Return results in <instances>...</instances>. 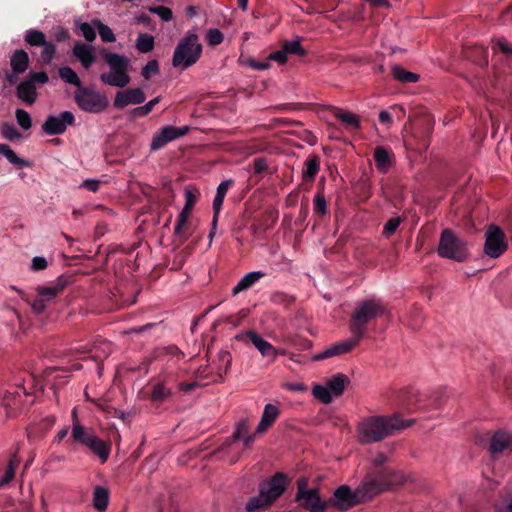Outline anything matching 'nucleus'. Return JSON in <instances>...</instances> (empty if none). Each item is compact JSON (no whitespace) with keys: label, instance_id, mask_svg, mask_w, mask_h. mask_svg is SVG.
<instances>
[{"label":"nucleus","instance_id":"nucleus-1","mask_svg":"<svg viewBox=\"0 0 512 512\" xmlns=\"http://www.w3.org/2000/svg\"><path fill=\"white\" fill-rule=\"evenodd\" d=\"M413 420H403L398 416H370L357 423L356 437L360 444L379 442L396 431L410 427Z\"/></svg>","mask_w":512,"mask_h":512},{"label":"nucleus","instance_id":"nucleus-2","mask_svg":"<svg viewBox=\"0 0 512 512\" xmlns=\"http://www.w3.org/2000/svg\"><path fill=\"white\" fill-rule=\"evenodd\" d=\"M288 478L282 472L275 473L272 477L259 484V495L249 499L246 510L254 512L265 510L282 496L288 487Z\"/></svg>","mask_w":512,"mask_h":512},{"label":"nucleus","instance_id":"nucleus-3","mask_svg":"<svg viewBox=\"0 0 512 512\" xmlns=\"http://www.w3.org/2000/svg\"><path fill=\"white\" fill-rule=\"evenodd\" d=\"M388 313L386 306L380 299L369 298L360 301L355 307L349 321L351 335L362 339L367 330L368 323Z\"/></svg>","mask_w":512,"mask_h":512},{"label":"nucleus","instance_id":"nucleus-4","mask_svg":"<svg viewBox=\"0 0 512 512\" xmlns=\"http://www.w3.org/2000/svg\"><path fill=\"white\" fill-rule=\"evenodd\" d=\"M202 51L203 47L197 31L195 29L188 30L174 49L172 66L184 71L199 61Z\"/></svg>","mask_w":512,"mask_h":512},{"label":"nucleus","instance_id":"nucleus-5","mask_svg":"<svg viewBox=\"0 0 512 512\" xmlns=\"http://www.w3.org/2000/svg\"><path fill=\"white\" fill-rule=\"evenodd\" d=\"M406 481L404 473L389 467L372 469L369 471L362 483L372 499L376 495L394 487L403 484Z\"/></svg>","mask_w":512,"mask_h":512},{"label":"nucleus","instance_id":"nucleus-6","mask_svg":"<svg viewBox=\"0 0 512 512\" xmlns=\"http://www.w3.org/2000/svg\"><path fill=\"white\" fill-rule=\"evenodd\" d=\"M104 60L109 66L110 71L108 73L101 74V81L113 87H126L131 81L129 76V58L125 55L107 52L104 55Z\"/></svg>","mask_w":512,"mask_h":512},{"label":"nucleus","instance_id":"nucleus-7","mask_svg":"<svg viewBox=\"0 0 512 512\" xmlns=\"http://www.w3.org/2000/svg\"><path fill=\"white\" fill-rule=\"evenodd\" d=\"M437 253L442 258L456 262L465 261L469 255L467 242L448 228L441 232Z\"/></svg>","mask_w":512,"mask_h":512},{"label":"nucleus","instance_id":"nucleus-8","mask_svg":"<svg viewBox=\"0 0 512 512\" xmlns=\"http://www.w3.org/2000/svg\"><path fill=\"white\" fill-rule=\"evenodd\" d=\"M368 500H370L369 495L365 486L361 482L355 490H351L347 485L339 486L335 490L333 497L330 499V505L340 511H347L350 508Z\"/></svg>","mask_w":512,"mask_h":512},{"label":"nucleus","instance_id":"nucleus-9","mask_svg":"<svg viewBox=\"0 0 512 512\" xmlns=\"http://www.w3.org/2000/svg\"><path fill=\"white\" fill-rule=\"evenodd\" d=\"M349 382V378L345 374L337 373L327 380L325 385L314 384L311 393L315 399L327 405L330 404L334 398L343 394Z\"/></svg>","mask_w":512,"mask_h":512},{"label":"nucleus","instance_id":"nucleus-10","mask_svg":"<svg viewBox=\"0 0 512 512\" xmlns=\"http://www.w3.org/2000/svg\"><path fill=\"white\" fill-rule=\"evenodd\" d=\"M307 484L306 478L298 480L295 500L299 502L302 508L310 512H323L327 507V503L321 500L317 488L307 489Z\"/></svg>","mask_w":512,"mask_h":512},{"label":"nucleus","instance_id":"nucleus-11","mask_svg":"<svg viewBox=\"0 0 512 512\" xmlns=\"http://www.w3.org/2000/svg\"><path fill=\"white\" fill-rule=\"evenodd\" d=\"M75 101L81 110L89 113H100L108 105L104 95L82 87L75 92Z\"/></svg>","mask_w":512,"mask_h":512},{"label":"nucleus","instance_id":"nucleus-12","mask_svg":"<svg viewBox=\"0 0 512 512\" xmlns=\"http://www.w3.org/2000/svg\"><path fill=\"white\" fill-rule=\"evenodd\" d=\"M508 244L504 232L496 225H489L485 231L484 254L490 258L500 257Z\"/></svg>","mask_w":512,"mask_h":512},{"label":"nucleus","instance_id":"nucleus-13","mask_svg":"<svg viewBox=\"0 0 512 512\" xmlns=\"http://www.w3.org/2000/svg\"><path fill=\"white\" fill-rule=\"evenodd\" d=\"M66 283L60 279L50 286H38L36 288L37 296L30 303L31 309L36 314H42L47 305L52 302L56 296L65 289Z\"/></svg>","mask_w":512,"mask_h":512},{"label":"nucleus","instance_id":"nucleus-14","mask_svg":"<svg viewBox=\"0 0 512 512\" xmlns=\"http://www.w3.org/2000/svg\"><path fill=\"white\" fill-rule=\"evenodd\" d=\"M189 126L165 125L153 134L150 150L158 151L164 148L168 143L182 138L189 132Z\"/></svg>","mask_w":512,"mask_h":512},{"label":"nucleus","instance_id":"nucleus-15","mask_svg":"<svg viewBox=\"0 0 512 512\" xmlns=\"http://www.w3.org/2000/svg\"><path fill=\"white\" fill-rule=\"evenodd\" d=\"M74 121L72 112L63 111L59 115H49L42 125V130L50 136L63 134L68 126L74 124Z\"/></svg>","mask_w":512,"mask_h":512},{"label":"nucleus","instance_id":"nucleus-16","mask_svg":"<svg viewBox=\"0 0 512 512\" xmlns=\"http://www.w3.org/2000/svg\"><path fill=\"white\" fill-rule=\"evenodd\" d=\"M238 341H246L249 340L253 346L258 350L264 358L271 359V355L275 353V347L266 341L260 334L256 331L248 330L242 333H239L235 336Z\"/></svg>","mask_w":512,"mask_h":512},{"label":"nucleus","instance_id":"nucleus-17","mask_svg":"<svg viewBox=\"0 0 512 512\" xmlns=\"http://www.w3.org/2000/svg\"><path fill=\"white\" fill-rule=\"evenodd\" d=\"M360 340L361 339L359 337H354L352 335L349 339L335 343L328 347L327 349L317 353L316 355L313 356V360L320 361L330 357L349 353L354 347L358 345Z\"/></svg>","mask_w":512,"mask_h":512},{"label":"nucleus","instance_id":"nucleus-18","mask_svg":"<svg viewBox=\"0 0 512 512\" xmlns=\"http://www.w3.org/2000/svg\"><path fill=\"white\" fill-rule=\"evenodd\" d=\"M145 99V93L141 88L119 90L115 95L113 106L122 109L128 105L142 104Z\"/></svg>","mask_w":512,"mask_h":512},{"label":"nucleus","instance_id":"nucleus-19","mask_svg":"<svg viewBox=\"0 0 512 512\" xmlns=\"http://www.w3.org/2000/svg\"><path fill=\"white\" fill-rule=\"evenodd\" d=\"M512 449V432L497 431L490 441V453L495 458L504 452Z\"/></svg>","mask_w":512,"mask_h":512},{"label":"nucleus","instance_id":"nucleus-20","mask_svg":"<svg viewBox=\"0 0 512 512\" xmlns=\"http://www.w3.org/2000/svg\"><path fill=\"white\" fill-rule=\"evenodd\" d=\"M195 202H196L195 195L191 191L186 190L185 191V205L178 215L177 222H176V225L174 228V234L176 236L182 235L183 229L187 223V220L190 216L193 206L195 205Z\"/></svg>","mask_w":512,"mask_h":512},{"label":"nucleus","instance_id":"nucleus-21","mask_svg":"<svg viewBox=\"0 0 512 512\" xmlns=\"http://www.w3.org/2000/svg\"><path fill=\"white\" fill-rule=\"evenodd\" d=\"M280 415V410L277 405L274 404H266L264 406L261 419L255 429V433L263 434L265 433L277 420Z\"/></svg>","mask_w":512,"mask_h":512},{"label":"nucleus","instance_id":"nucleus-22","mask_svg":"<svg viewBox=\"0 0 512 512\" xmlns=\"http://www.w3.org/2000/svg\"><path fill=\"white\" fill-rule=\"evenodd\" d=\"M376 168L381 173H387L394 164V153L391 149L377 146L373 153Z\"/></svg>","mask_w":512,"mask_h":512},{"label":"nucleus","instance_id":"nucleus-23","mask_svg":"<svg viewBox=\"0 0 512 512\" xmlns=\"http://www.w3.org/2000/svg\"><path fill=\"white\" fill-rule=\"evenodd\" d=\"M95 49L91 45L77 42L73 47V55L80 61L81 65L88 69L95 62Z\"/></svg>","mask_w":512,"mask_h":512},{"label":"nucleus","instance_id":"nucleus-24","mask_svg":"<svg viewBox=\"0 0 512 512\" xmlns=\"http://www.w3.org/2000/svg\"><path fill=\"white\" fill-rule=\"evenodd\" d=\"M26 396L27 393L24 387H16L13 391H7L2 401L7 413L18 409L21 406L22 398Z\"/></svg>","mask_w":512,"mask_h":512},{"label":"nucleus","instance_id":"nucleus-25","mask_svg":"<svg viewBox=\"0 0 512 512\" xmlns=\"http://www.w3.org/2000/svg\"><path fill=\"white\" fill-rule=\"evenodd\" d=\"M77 351L80 352L79 349ZM112 352V344L109 341L106 340H99L94 343V345L86 349L84 351H81V353H89L90 358L95 361H100L103 358H106L109 356V354Z\"/></svg>","mask_w":512,"mask_h":512},{"label":"nucleus","instance_id":"nucleus-26","mask_svg":"<svg viewBox=\"0 0 512 512\" xmlns=\"http://www.w3.org/2000/svg\"><path fill=\"white\" fill-rule=\"evenodd\" d=\"M17 97L27 105H32L37 99V91L31 81L24 80L17 87Z\"/></svg>","mask_w":512,"mask_h":512},{"label":"nucleus","instance_id":"nucleus-27","mask_svg":"<svg viewBox=\"0 0 512 512\" xmlns=\"http://www.w3.org/2000/svg\"><path fill=\"white\" fill-rule=\"evenodd\" d=\"M264 276H265V273L262 271H252V272L247 273L233 287V289H232L233 295H237L238 293L249 289Z\"/></svg>","mask_w":512,"mask_h":512},{"label":"nucleus","instance_id":"nucleus-28","mask_svg":"<svg viewBox=\"0 0 512 512\" xmlns=\"http://www.w3.org/2000/svg\"><path fill=\"white\" fill-rule=\"evenodd\" d=\"M249 429L247 420L240 421L235 427L232 439L234 441H242L244 448H248L254 442V436L250 434Z\"/></svg>","mask_w":512,"mask_h":512},{"label":"nucleus","instance_id":"nucleus-29","mask_svg":"<svg viewBox=\"0 0 512 512\" xmlns=\"http://www.w3.org/2000/svg\"><path fill=\"white\" fill-rule=\"evenodd\" d=\"M87 448H89L98 458L100 459L101 463H105L110 455V446L108 443L103 441L102 439L95 436L87 445Z\"/></svg>","mask_w":512,"mask_h":512},{"label":"nucleus","instance_id":"nucleus-30","mask_svg":"<svg viewBox=\"0 0 512 512\" xmlns=\"http://www.w3.org/2000/svg\"><path fill=\"white\" fill-rule=\"evenodd\" d=\"M87 448H89L98 458L100 459L101 463H105L110 455V446L108 443L103 441L102 439L95 436L87 445Z\"/></svg>","mask_w":512,"mask_h":512},{"label":"nucleus","instance_id":"nucleus-31","mask_svg":"<svg viewBox=\"0 0 512 512\" xmlns=\"http://www.w3.org/2000/svg\"><path fill=\"white\" fill-rule=\"evenodd\" d=\"M95 436L91 428H85L79 422L73 423L72 437L75 442L86 446Z\"/></svg>","mask_w":512,"mask_h":512},{"label":"nucleus","instance_id":"nucleus-32","mask_svg":"<svg viewBox=\"0 0 512 512\" xmlns=\"http://www.w3.org/2000/svg\"><path fill=\"white\" fill-rule=\"evenodd\" d=\"M29 63V56L26 51L19 49L16 50L11 56L10 64L15 74L23 73L26 71Z\"/></svg>","mask_w":512,"mask_h":512},{"label":"nucleus","instance_id":"nucleus-33","mask_svg":"<svg viewBox=\"0 0 512 512\" xmlns=\"http://www.w3.org/2000/svg\"><path fill=\"white\" fill-rule=\"evenodd\" d=\"M109 496L107 488L96 486L93 490V507L100 512L105 511L109 503Z\"/></svg>","mask_w":512,"mask_h":512},{"label":"nucleus","instance_id":"nucleus-34","mask_svg":"<svg viewBox=\"0 0 512 512\" xmlns=\"http://www.w3.org/2000/svg\"><path fill=\"white\" fill-rule=\"evenodd\" d=\"M155 357L161 360H177L179 361L184 357V353L175 345H168L165 347L158 348L156 350Z\"/></svg>","mask_w":512,"mask_h":512},{"label":"nucleus","instance_id":"nucleus-35","mask_svg":"<svg viewBox=\"0 0 512 512\" xmlns=\"http://www.w3.org/2000/svg\"><path fill=\"white\" fill-rule=\"evenodd\" d=\"M334 115L338 120L343 122L347 127H351V128H355V129L360 128V120H359V117L355 113L336 108Z\"/></svg>","mask_w":512,"mask_h":512},{"label":"nucleus","instance_id":"nucleus-36","mask_svg":"<svg viewBox=\"0 0 512 512\" xmlns=\"http://www.w3.org/2000/svg\"><path fill=\"white\" fill-rule=\"evenodd\" d=\"M393 77L401 83H415L419 80V75L405 70L399 65L392 67Z\"/></svg>","mask_w":512,"mask_h":512},{"label":"nucleus","instance_id":"nucleus-37","mask_svg":"<svg viewBox=\"0 0 512 512\" xmlns=\"http://www.w3.org/2000/svg\"><path fill=\"white\" fill-rule=\"evenodd\" d=\"M154 37L148 33H141L136 39V49L141 53H148L154 49Z\"/></svg>","mask_w":512,"mask_h":512},{"label":"nucleus","instance_id":"nucleus-38","mask_svg":"<svg viewBox=\"0 0 512 512\" xmlns=\"http://www.w3.org/2000/svg\"><path fill=\"white\" fill-rule=\"evenodd\" d=\"M320 170V161L317 156H311L305 161L303 178L313 180Z\"/></svg>","mask_w":512,"mask_h":512},{"label":"nucleus","instance_id":"nucleus-39","mask_svg":"<svg viewBox=\"0 0 512 512\" xmlns=\"http://www.w3.org/2000/svg\"><path fill=\"white\" fill-rule=\"evenodd\" d=\"M58 73L61 80L65 83L74 85L78 89L81 88V81L77 73L72 68L68 66L60 67Z\"/></svg>","mask_w":512,"mask_h":512},{"label":"nucleus","instance_id":"nucleus-40","mask_svg":"<svg viewBox=\"0 0 512 512\" xmlns=\"http://www.w3.org/2000/svg\"><path fill=\"white\" fill-rule=\"evenodd\" d=\"M18 464H19V459H18L17 452H15L14 455L9 460V463L7 465L5 473L0 478V487L7 485L8 483H10L13 480V478L15 477V470H16V467L18 466Z\"/></svg>","mask_w":512,"mask_h":512},{"label":"nucleus","instance_id":"nucleus-41","mask_svg":"<svg viewBox=\"0 0 512 512\" xmlns=\"http://www.w3.org/2000/svg\"><path fill=\"white\" fill-rule=\"evenodd\" d=\"M171 396V389L164 382H158L154 385L151 392V400L154 402H163Z\"/></svg>","mask_w":512,"mask_h":512},{"label":"nucleus","instance_id":"nucleus-42","mask_svg":"<svg viewBox=\"0 0 512 512\" xmlns=\"http://www.w3.org/2000/svg\"><path fill=\"white\" fill-rule=\"evenodd\" d=\"M24 39L30 46L40 47L42 44H45L46 36L40 30L29 29L26 31Z\"/></svg>","mask_w":512,"mask_h":512},{"label":"nucleus","instance_id":"nucleus-43","mask_svg":"<svg viewBox=\"0 0 512 512\" xmlns=\"http://www.w3.org/2000/svg\"><path fill=\"white\" fill-rule=\"evenodd\" d=\"M92 23L97 28L100 38L103 42L112 43L116 41L115 34L109 26L103 24L98 19L92 20Z\"/></svg>","mask_w":512,"mask_h":512},{"label":"nucleus","instance_id":"nucleus-44","mask_svg":"<svg viewBox=\"0 0 512 512\" xmlns=\"http://www.w3.org/2000/svg\"><path fill=\"white\" fill-rule=\"evenodd\" d=\"M77 27V32L81 34L86 41L93 42L96 39V27L94 24L88 23V22H82V23H75Z\"/></svg>","mask_w":512,"mask_h":512},{"label":"nucleus","instance_id":"nucleus-45","mask_svg":"<svg viewBox=\"0 0 512 512\" xmlns=\"http://www.w3.org/2000/svg\"><path fill=\"white\" fill-rule=\"evenodd\" d=\"M282 48L285 51L286 55H288V54L298 55V56L306 55V51L302 47L299 38L292 40V41H284Z\"/></svg>","mask_w":512,"mask_h":512},{"label":"nucleus","instance_id":"nucleus-46","mask_svg":"<svg viewBox=\"0 0 512 512\" xmlns=\"http://www.w3.org/2000/svg\"><path fill=\"white\" fill-rule=\"evenodd\" d=\"M0 154H2L11 164L27 165V162L19 158L7 144H0Z\"/></svg>","mask_w":512,"mask_h":512},{"label":"nucleus","instance_id":"nucleus-47","mask_svg":"<svg viewBox=\"0 0 512 512\" xmlns=\"http://www.w3.org/2000/svg\"><path fill=\"white\" fill-rule=\"evenodd\" d=\"M41 60L44 64H50L56 54V45L52 42L45 41V44L41 45Z\"/></svg>","mask_w":512,"mask_h":512},{"label":"nucleus","instance_id":"nucleus-48","mask_svg":"<svg viewBox=\"0 0 512 512\" xmlns=\"http://www.w3.org/2000/svg\"><path fill=\"white\" fill-rule=\"evenodd\" d=\"M17 124L24 130H29L32 127V119L30 114L23 109H16L15 112Z\"/></svg>","mask_w":512,"mask_h":512},{"label":"nucleus","instance_id":"nucleus-49","mask_svg":"<svg viewBox=\"0 0 512 512\" xmlns=\"http://www.w3.org/2000/svg\"><path fill=\"white\" fill-rule=\"evenodd\" d=\"M159 63L157 60L153 59L147 62V64L142 68L141 75L144 79L149 80L152 76L159 74Z\"/></svg>","mask_w":512,"mask_h":512},{"label":"nucleus","instance_id":"nucleus-50","mask_svg":"<svg viewBox=\"0 0 512 512\" xmlns=\"http://www.w3.org/2000/svg\"><path fill=\"white\" fill-rule=\"evenodd\" d=\"M1 133L2 136L9 141L19 140L22 136L21 133L13 125L8 123L2 124Z\"/></svg>","mask_w":512,"mask_h":512},{"label":"nucleus","instance_id":"nucleus-51","mask_svg":"<svg viewBox=\"0 0 512 512\" xmlns=\"http://www.w3.org/2000/svg\"><path fill=\"white\" fill-rule=\"evenodd\" d=\"M206 40L208 45L217 46L224 40L223 33L217 28H211L206 33Z\"/></svg>","mask_w":512,"mask_h":512},{"label":"nucleus","instance_id":"nucleus-52","mask_svg":"<svg viewBox=\"0 0 512 512\" xmlns=\"http://www.w3.org/2000/svg\"><path fill=\"white\" fill-rule=\"evenodd\" d=\"M401 222H402V219L400 217H394V218L389 219L384 225V228L382 231L383 236L388 238L392 234H394L396 232V230L398 229L399 225L401 224Z\"/></svg>","mask_w":512,"mask_h":512},{"label":"nucleus","instance_id":"nucleus-53","mask_svg":"<svg viewBox=\"0 0 512 512\" xmlns=\"http://www.w3.org/2000/svg\"><path fill=\"white\" fill-rule=\"evenodd\" d=\"M313 209L315 213L324 215L327 213V203L323 193H317L313 198Z\"/></svg>","mask_w":512,"mask_h":512},{"label":"nucleus","instance_id":"nucleus-54","mask_svg":"<svg viewBox=\"0 0 512 512\" xmlns=\"http://www.w3.org/2000/svg\"><path fill=\"white\" fill-rule=\"evenodd\" d=\"M239 61L242 65L257 71H263L270 67V63H268V61H256L252 58L240 59Z\"/></svg>","mask_w":512,"mask_h":512},{"label":"nucleus","instance_id":"nucleus-55","mask_svg":"<svg viewBox=\"0 0 512 512\" xmlns=\"http://www.w3.org/2000/svg\"><path fill=\"white\" fill-rule=\"evenodd\" d=\"M150 12L157 14L163 21H170L173 18L172 10L165 6L150 8Z\"/></svg>","mask_w":512,"mask_h":512},{"label":"nucleus","instance_id":"nucleus-56","mask_svg":"<svg viewBox=\"0 0 512 512\" xmlns=\"http://www.w3.org/2000/svg\"><path fill=\"white\" fill-rule=\"evenodd\" d=\"M287 60H288V57H287L285 51L283 50V48L270 53L266 59V61H268V63L270 61H275L280 65L285 64L287 62Z\"/></svg>","mask_w":512,"mask_h":512},{"label":"nucleus","instance_id":"nucleus-57","mask_svg":"<svg viewBox=\"0 0 512 512\" xmlns=\"http://www.w3.org/2000/svg\"><path fill=\"white\" fill-rule=\"evenodd\" d=\"M218 360L223 365L224 372H227L229 367L231 366L232 356L230 352L221 350L218 353Z\"/></svg>","mask_w":512,"mask_h":512},{"label":"nucleus","instance_id":"nucleus-58","mask_svg":"<svg viewBox=\"0 0 512 512\" xmlns=\"http://www.w3.org/2000/svg\"><path fill=\"white\" fill-rule=\"evenodd\" d=\"M48 267L47 260L42 256H36L31 261V270L42 271Z\"/></svg>","mask_w":512,"mask_h":512},{"label":"nucleus","instance_id":"nucleus-59","mask_svg":"<svg viewBox=\"0 0 512 512\" xmlns=\"http://www.w3.org/2000/svg\"><path fill=\"white\" fill-rule=\"evenodd\" d=\"M282 388L292 392L307 391V386L303 382H287L282 384Z\"/></svg>","mask_w":512,"mask_h":512},{"label":"nucleus","instance_id":"nucleus-60","mask_svg":"<svg viewBox=\"0 0 512 512\" xmlns=\"http://www.w3.org/2000/svg\"><path fill=\"white\" fill-rule=\"evenodd\" d=\"M28 81H31L32 84L40 83L45 84L48 82V75L45 72H31L28 76Z\"/></svg>","mask_w":512,"mask_h":512},{"label":"nucleus","instance_id":"nucleus-61","mask_svg":"<svg viewBox=\"0 0 512 512\" xmlns=\"http://www.w3.org/2000/svg\"><path fill=\"white\" fill-rule=\"evenodd\" d=\"M223 202H224L223 197L215 195L214 200H213V211H214L213 226L214 227L216 226V223L218 220V215L221 211Z\"/></svg>","mask_w":512,"mask_h":512},{"label":"nucleus","instance_id":"nucleus-62","mask_svg":"<svg viewBox=\"0 0 512 512\" xmlns=\"http://www.w3.org/2000/svg\"><path fill=\"white\" fill-rule=\"evenodd\" d=\"M268 167L267 161L263 157L255 158L253 161V168L255 174H261Z\"/></svg>","mask_w":512,"mask_h":512},{"label":"nucleus","instance_id":"nucleus-63","mask_svg":"<svg viewBox=\"0 0 512 512\" xmlns=\"http://www.w3.org/2000/svg\"><path fill=\"white\" fill-rule=\"evenodd\" d=\"M153 110V108L151 107V105L147 102L146 104L142 105V106H139V107H136L134 110H133V116L134 117H145L147 116L148 114L151 113V111Z\"/></svg>","mask_w":512,"mask_h":512},{"label":"nucleus","instance_id":"nucleus-64","mask_svg":"<svg viewBox=\"0 0 512 512\" xmlns=\"http://www.w3.org/2000/svg\"><path fill=\"white\" fill-rule=\"evenodd\" d=\"M80 187L86 188L87 190H89L91 192H97L100 187V182L96 179H86L82 182Z\"/></svg>","mask_w":512,"mask_h":512}]
</instances>
